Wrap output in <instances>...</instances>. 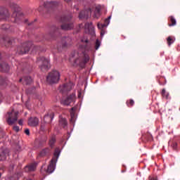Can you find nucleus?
Here are the masks:
<instances>
[{
  "label": "nucleus",
  "mask_w": 180,
  "mask_h": 180,
  "mask_svg": "<svg viewBox=\"0 0 180 180\" xmlns=\"http://www.w3.org/2000/svg\"><path fill=\"white\" fill-rule=\"evenodd\" d=\"M18 124H20V126H22V124H23V120H19Z\"/></svg>",
  "instance_id": "nucleus-45"
},
{
  "label": "nucleus",
  "mask_w": 180,
  "mask_h": 180,
  "mask_svg": "<svg viewBox=\"0 0 180 180\" xmlns=\"http://www.w3.org/2000/svg\"><path fill=\"white\" fill-rule=\"evenodd\" d=\"M71 19H72V15H63L60 18V22L63 23L60 25V29L62 30H72L74 29V22H71Z\"/></svg>",
  "instance_id": "nucleus-2"
},
{
  "label": "nucleus",
  "mask_w": 180,
  "mask_h": 180,
  "mask_svg": "<svg viewBox=\"0 0 180 180\" xmlns=\"http://www.w3.org/2000/svg\"><path fill=\"white\" fill-rule=\"evenodd\" d=\"M8 84V79H5L4 77L0 76V85L5 86Z\"/></svg>",
  "instance_id": "nucleus-31"
},
{
  "label": "nucleus",
  "mask_w": 180,
  "mask_h": 180,
  "mask_svg": "<svg viewBox=\"0 0 180 180\" xmlns=\"http://www.w3.org/2000/svg\"><path fill=\"white\" fill-rule=\"evenodd\" d=\"M126 103L129 108H131V106H134V101L133 99H129L127 101Z\"/></svg>",
  "instance_id": "nucleus-35"
},
{
  "label": "nucleus",
  "mask_w": 180,
  "mask_h": 180,
  "mask_svg": "<svg viewBox=\"0 0 180 180\" xmlns=\"http://www.w3.org/2000/svg\"><path fill=\"white\" fill-rule=\"evenodd\" d=\"M68 124V122H67V119L60 118L59 120V126H60V127L65 129V127H67Z\"/></svg>",
  "instance_id": "nucleus-24"
},
{
  "label": "nucleus",
  "mask_w": 180,
  "mask_h": 180,
  "mask_svg": "<svg viewBox=\"0 0 180 180\" xmlns=\"http://www.w3.org/2000/svg\"><path fill=\"white\" fill-rule=\"evenodd\" d=\"M28 126L36 127L39 126V118L37 117H31L28 119Z\"/></svg>",
  "instance_id": "nucleus-14"
},
{
  "label": "nucleus",
  "mask_w": 180,
  "mask_h": 180,
  "mask_svg": "<svg viewBox=\"0 0 180 180\" xmlns=\"http://www.w3.org/2000/svg\"><path fill=\"white\" fill-rule=\"evenodd\" d=\"M1 176H2V174L0 172V178H1Z\"/></svg>",
  "instance_id": "nucleus-53"
},
{
  "label": "nucleus",
  "mask_w": 180,
  "mask_h": 180,
  "mask_svg": "<svg viewBox=\"0 0 180 180\" xmlns=\"http://www.w3.org/2000/svg\"><path fill=\"white\" fill-rule=\"evenodd\" d=\"M89 61V56L85 53H83L82 56H79V58L75 60L74 63L76 65H79L81 68H84L85 67V64Z\"/></svg>",
  "instance_id": "nucleus-7"
},
{
  "label": "nucleus",
  "mask_w": 180,
  "mask_h": 180,
  "mask_svg": "<svg viewBox=\"0 0 180 180\" xmlns=\"http://www.w3.org/2000/svg\"><path fill=\"white\" fill-rule=\"evenodd\" d=\"M37 64H39V68L42 71H47L50 70V60L44 57H39L37 59Z\"/></svg>",
  "instance_id": "nucleus-6"
},
{
  "label": "nucleus",
  "mask_w": 180,
  "mask_h": 180,
  "mask_svg": "<svg viewBox=\"0 0 180 180\" xmlns=\"http://www.w3.org/2000/svg\"><path fill=\"white\" fill-rule=\"evenodd\" d=\"M57 162V159L52 158L51 160V163L49 165L46 172L47 174H53L54 172V170L56 169V164Z\"/></svg>",
  "instance_id": "nucleus-11"
},
{
  "label": "nucleus",
  "mask_w": 180,
  "mask_h": 180,
  "mask_svg": "<svg viewBox=\"0 0 180 180\" xmlns=\"http://www.w3.org/2000/svg\"><path fill=\"white\" fill-rule=\"evenodd\" d=\"M0 169H2V170H4V167H1V168H0Z\"/></svg>",
  "instance_id": "nucleus-54"
},
{
  "label": "nucleus",
  "mask_w": 180,
  "mask_h": 180,
  "mask_svg": "<svg viewBox=\"0 0 180 180\" xmlns=\"http://www.w3.org/2000/svg\"><path fill=\"white\" fill-rule=\"evenodd\" d=\"M25 133L27 134V136H30V130L29 129H26L25 130Z\"/></svg>",
  "instance_id": "nucleus-43"
},
{
  "label": "nucleus",
  "mask_w": 180,
  "mask_h": 180,
  "mask_svg": "<svg viewBox=\"0 0 180 180\" xmlns=\"http://www.w3.org/2000/svg\"><path fill=\"white\" fill-rule=\"evenodd\" d=\"M75 54H77V56H78V53H75L74 54H72V57H75Z\"/></svg>",
  "instance_id": "nucleus-49"
},
{
  "label": "nucleus",
  "mask_w": 180,
  "mask_h": 180,
  "mask_svg": "<svg viewBox=\"0 0 180 180\" xmlns=\"http://www.w3.org/2000/svg\"><path fill=\"white\" fill-rule=\"evenodd\" d=\"M32 47H33L34 50H36L37 49H39V47L34 46L33 45V42L27 41L22 44L20 46H18L17 53L18 54H21V55L26 54L27 53H29Z\"/></svg>",
  "instance_id": "nucleus-3"
},
{
  "label": "nucleus",
  "mask_w": 180,
  "mask_h": 180,
  "mask_svg": "<svg viewBox=\"0 0 180 180\" xmlns=\"http://www.w3.org/2000/svg\"><path fill=\"white\" fill-rule=\"evenodd\" d=\"M75 9L76 11H79V8H78V7H75Z\"/></svg>",
  "instance_id": "nucleus-50"
},
{
  "label": "nucleus",
  "mask_w": 180,
  "mask_h": 180,
  "mask_svg": "<svg viewBox=\"0 0 180 180\" xmlns=\"http://www.w3.org/2000/svg\"><path fill=\"white\" fill-rule=\"evenodd\" d=\"M51 150L49 148L42 149L39 153L40 157H46V155H50Z\"/></svg>",
  "instance_id": "nucleus-21"
},
{
  "label": "nucleus",
  "mask_w": 180,
  "mask_h": 180,
  "mask_svg": "<svg viewBox=\"0 0 180 180\" xmlns=\"http://www.w3.org/2000/svg\"><path fill=\"white\" fill-rule=\"evenodd\" d=\"M2 30H7V29H9V25L4 24L1 25Z\"/></svg>",
  "instance_id": "nucleus-39"
},
{
  "label": "nucleus",
  "mask_w": 180,
  "mask_h": 180,
  "mask_svg": "<svg viewBox=\"0 0 180 180\" xmlns=\"http://www.w3.org/2000/svg\"><path fill=\"white\" fill-rule=\"evenodd\" d=\"M15 168V165L13 164H11L10 166H9V171H13V169Z\"/></svg>",
  "instance_id": "nucleus-42"
},
{
  "label": "nucleus",
  "mask_w": 180,
  "mask_h": 180,
  "mask_svg": "<svg viewBox=\"0 0 180 180\" xmlns=\"http://www.w3.org/2000/svg\"><path fill=\"white\" fill-rule=\"evenodd\" d=\"M61 44L63 49H67L72 46V38L71 37H62Z\"/></svg>",
  "instance_id": "nucleus-9"
},
{
  "label": "nucleus",
  "mask_w": 180,
  "mask_h": 180,
  "mask_svg": "<svg viewBox=\"0 0 180 180\" xmlns=\"http://www.w3.org/2000/svg\"><path fill=\"white\" fill-rule=\"evenodd\" d=\"M4 100V96L2 95V93L0 91V103Z\"/></svg>",
  "instance_id": "nucleus-44"
},
{
  "label": "nucleus",
  "mask_w": 180,
  "mask_h": 180,
  "mask_svg": "<svg viewBox=\"0 0 180 180\" xmlns=\"http://www.w3.org/2000/svg\"><path fill=\"white\" fill-rule=\"evenodd\" d=\"M56 141H57V139H56V136H53L50 139H49V146L51 148H54V145L56 144Z\"/></svg>",
  "instance_id": "nucleus-27"
},
{
  "label": "nucleus",
  "mask_w": 180,
  "mask_h": 180,
  "mask_svg": "<svg viewBox=\"0 0 180 180\" xmlns=\"http://www.w3.org/2000/svg\"><path fill=\"white\" fill-rule=\"evenodd\" d=\"M81 41H82V43H85L86 44L85 45H84L82 46V48L84 50L88 51L91 49V43L89 42V40H88V39H82Z\"/></svg>",
  "instance_id": "nucleus-22"
},
{
  "label": "nucleus",
  "mask_w": 180,
  "mask_h": 180,
  "mask_svg": "<svg viewBox=\"0 0 180 180\" xmlns=\"http://www.w3.org/2000/svg\"><path fill=\"white\" fill-rule=\"evenodd\" d=\"M101 30V37H103V36H105V33H106V30H105V29L103 28H98Z\"/></svg>",
  "instance_id": "nucleus-38"
},
{
  "label": "nucleus",
  "mask_w": 180,
  "mask_h": 180,
  "mask_svg": "<svg viewBox=\"0 0 180 180\" xmlns=\"http://www.w3.org/2000/svg\"><path fill=\"white\" fill-rule=\"evenodd\" d=\"M9 154V150L6 148H0V161H5L6 156Z\"/></svg>",
  "instance_id": "nucleus-15"
},
{
  "label": "nucleus",
  "mask_w": 180,
  "mask_h": 180,
  "mask_svg": "<svg viewBox=\"0 0 180 180\" xmlns=\"http://www.w3.org/2000/svg\"><path fill=\"white\" fill-rule=\"evenodd\" d=\"M6 47H11L13 44H15V39L11 38L5 41Z\"/></svg>",
  "instance_id": "nucleus-26"
},
{
  "label": "nucleus",
  "mask_w": 180,
  "mask_h": 180,
  "mask_svg": "<svg viewBox=\"0 0 180 180\" xmlns=\"http://www.w3.org/2000/svg\"><path fill=\"white\" fill-rule=\"evenodd\" d=\"M9 180H19V174H15L9 177Z\"/></svg>",
  "instance_id": "nucleus-36"
},
{
  "label": "nucleus",
  "mask_w": 180,
  "mask_h": 180,
  "mask_svg": "<svg viewBox=\"0 0 180 180\" xmlns=\"http://www.w3.org/2000/svg\"><path fill=\"white\" fill-rule=\"evenodd\" d=\"M19 115V112L15 111V110H11V111H8L6 115V120L9 124V126H12V124H15L16 122H18V115Z\"/></svg>",
  "instance_id": "nucleus-5"
},
{
  "label": "nucleus",
  "mask_w": 180,
  "mask_h": 180,
  "mask_svg": "<svg viewBox=\"0 0 180 180\" xmlns=\"http://www.w3.org/2000/svg\"><path fill=\"white\" fill-rule=\"evenodd\" d=\"M172 147L173 150H176V148L178 147V143H176V142H174L172 144Z\"/></svg>",
  "instance_id": "nucleus-40"
},
{
  "label": "nucleus",
  "mask_w": 180,
  "mask_h": 180,
  "mask_svg": "<svg viewBox=\"0 0 180 180\" xmlns=\"http://www.w3.org/2000/svg\"><path fill=\"white\" fill-rule=\"evenodd\" d=\"M167 41L168 46H171V44H174V43L175 42V39L172 37L169 36L167 38Z\"/></svg>",
  "instance_id": "nucleus-32"
},
{
  "label": "nucleus",
  "mask_w": 180,
  "mask_h": 180,
  "mask_svg": "<svg viewBox=\"0 0 180 180\" xmlns=\"http://www.w3.org/2000/svg\"><path fill=\"white\" fill-rule=\"evenodd\" d=\"M161 95L163 98H165L166 99H168V98L169 97V93H167L165 89H163L162 90Z\"/></svg>",
  "instance_id": "nucleus-34"
},
{
  "label": "nucleus",
  "mask_w": 180,
  "mask_h": 180,
  "mask_svg": "<svg viewBox=\"0 0 180 180\" xmlns=\"http://www.w3.org/2000/svg\"><path fill=\"white\" fill-rule=\"evenodd\" d=\"M84 29L85 30H88L89 32L90 30H94V26H92V22H86L84 25Z\"/></svg>",
  "instance_id": "nucleus-28"
},
{
  "label": "nucleus",
  "mask_w": 180,
  "mask_h": 180,
  "mask_svg": "<svg viewBox=\"0 0 180 180\" xmlns=\"http://www.w3.org/2000/svg\"><path fill=\"white\" fill-rule=\"evenodd\" d=\"M10 8L13 10V13L12 14V19H13V22L15 23H19L23 18V14L20 12V7L15 3H11Z\"/></svg>",
  "instance_id": "nucleus-1"
},
{
  "label": "nucleus",
  "mask_w": 180,
  "mask_h": 180,
  "mask_svg": "<svg viewBox=\"0 0 180 180\" xmlns=\"http://www.w3.org/2000/svg\"><path fill=\"white\" fill-rule=\"evenodd\" d=\"M86 13H88L89 15H91V13H92V10L91 8H88L86 11H81L79 14V18L88 19V15H86Z\"/></svg>",
  "instance_id": "nucleus-16"
},
{
  "label": "nucleus",
  "mask_w": 180,
  "mask_h": 180,
  "mask_svg": "<svg viewBox=\"0 0 180 180\" xmlns=\"http://www.w3.org/2000/svg\"><path fill=\"white\" fill-rule=\"evenodd\" d=\"M57 6H58V2L56 1H46L44 3V7L47 11H53Z\"/></svg>",
  "instance_id": "nucleus-10"
},
{
  "label": "nucleus",
  "mask_w": 180,
  "mask_h": 180,
  "mask_svg": "<svg viewBox=\"0 0 180 180\" xmlns=\"http://www.w3.org/2000/svg\"><path fill=\"white\" fill-rule=\"evenodd\" d=\"M111 18H112V15H110V16H108V18H106L104 20L103 24L98 23L97 26H98V29H105V27H107L108 25H109V23H110Z\"/></svg>",
  "instance_id": "nucleus-17"
},
{
  "label": "nucleus",
  "mask_w": 180,
  "mask_h": 180,
  "mask_svg": "<svg viewBox=\"0 0 180 180\" xmlns=\"http://www.w3.org/2000/svg\"><path fill=\"white\" fill-rule=\"evenodd\" d=\"M9 18V11L4 7H0V20H4Z\"/></svg>",
  "instance_id": "nucleus-12"
},
{
  "label": "nucleus",
  "mask_w": 180,
  "mask_h": 180,
  "mask_svg": "<svg viewBox=\"0 0 180 180\" xmlns=\"http://www.w3.org/2000/svg\"><path fill=\"white\" fill-rule=\"evenodd\" d=\"M60 153H61L60 151V149L57 148L55 150V152L53 153L54 157L52 158H55L56 160V162H57V160H58V157H60Z\"/></svg>",
  "instance_id": "nucleus-33"
},
{
  "label": "nucleus",
  "mask_w": 180,
  "mask_h": 180,
  "mask_svg": "<svg viewBox=\"0 0 180 180\" xmlns=\"http://www.w3.org/2000/svg\"><path fill=\"white\" fill-rule=\"evenodd\" d=\"M75 110H77V108H72L70 111V122L72 124L75 123V120H77V117L75 116Z\"/></svg>",
  "instance_id": "nucleus-20"
},
{
  "label": "nucleus",
  "mask_w": 180,
  "mask_h": 180,
  "mask_svg": "<svg viewBox=\"0 0 180 180\" xmlns=\"http://www.w3.org/2000/svg\"><path fill=\"white\" fill-rule=\"evenodd\" d=\"M53 119H54V112H51L44 116V123H51V122H53Z\"/></svg>",
  "instance_id": "nucleus-18"
},
{
  "label": "nucleus",
  "mask_w": 180,
  "mask_h": 180,
  "mask_svg": "<svg viewBox=\"0 0 180 180\" xmlns=\"http://www.w3.org/2000/svg\"><path fill=\"white\" fill-rule=\"evenodd\" d=\"M25 169L26 172H33V171H36V165L32 164L28 166H26L25 167Z\"/></svg>",
  "instance_id": "nucleus-23"
},
{
  "label": "nucleus",
  "mask_w": 180,
  "mask_h": 180,
  "mask_svg": "<svg viewBox=\"0 0 180 180\" xmlns=\"http://www.w3.org/2000/svg\"><path fill=\"white\" fill-rule=\"evenodd\" d=\"M23 79L22 84H25V85H30L32 84V78L30 77H25Z\"/></svg>",
  "instance_id": "nucleus-29"
},
{
  "label": "nucleus",
  "mask_w": 180,
  "mask_h": 180,
  "mask_svg": "<svg viewBox=\"0 0 180 180\" xmlns=\"http://www.w3.org/2000/svg\"><path fill=\"white\" fill-rule=\"evenodd\" d=\"M65 2H70L71 0H64Z\"/></svg>",
  "instance_id": "nucleus-52"
},
{
  "label": "nucleus",
  "mask_w": 180,
  "mask_h": 180,
  "mask_svg": "<svg viewBox=\"0 0 180 180\" xmlns=\"http://www.w3.org/2000/svg\"><path fill=\"white\" fill-rule=\"evenodd\" d=\"M72 88H74V84L72 82H69L60 86L58 90L63 95H67Z\"/></svg>",
  "instance_id": "nucleus-8"
},
{
  "label": "nucleus",
  "mask_w": 180,
  "mask_h": 180,
  "mask_svg": "<svg viewBox=\"0 0 180 180\" xmlns=\"http://www.w3.org/2000/svg\"><path fill=\"white\" fill-rule=\"evenodd\" d=\"M96 13H98V15H99V13L101 12V9H99V8L96 7Z\"/></svg>",
  "instance_id": "nucleus-46"
},
{
  "label": "nucleus",
  "mask_w": 180,
  "mask_h": 180,
  "mask_svg": "<svg viewBox=\"0 0 180 180\" xmlns=\"http://www.w3.org/2000/svg\"><path fill=\"white\" fill-rule=\"evenodd\" d=\"M99 47H101V41H99V39H96V46H95L96 50H98V49H99Z\"/></svg>",
  "instance_id": "nucleus-37"
},
{
  "label": "nucleus",
  "mask_w": 180,
  "mask_h": 180,
  "mask_svg": "<svg viewBox=\"0 0 180 180\" xmlns=\"http://www.w3.org/2000/svg\"><path fill=\"white\" fill-rule=\"evenodd\" d=\"M149 180H157V178L153 177V176H149Z\"/></svg>",
  "instance_id": "nucleus-47"
},
{
  "label": "nucleus",
  "mask_w": 180,
  "mask_h": 180,
  "mask_svg": "<svg viewBox=\"0 0 180 180\" xmlns=\"http://www.w3.org/2000/svg\"><path fill=\"white\" fill-rule=\"evenodd\" d=\"M22 81H23V79L20 78V79H19V82H22Z\"/></svg>",
  "instance_id": "nucleus-51"
},
{
  "label": "nucleus",
  "mask_w": 180,
  "mask_h": 180,
  "mask_svg": "<svg viewBox=\"0 0 180 180\" xmlns=\"http://www.w3.org/2000/svg\"><path fill=\"white\" fill-rule=\"evenodd\" d=\"M82 93L81 91H78V98H81Z\"/></svg>",
  "instance_id": "nucleus-48"
},
{
  "label": "nucleus",
  "mask_w": 180,
  "mask_h": 180,
  "mask_svg": "<svg viewBox=\"0 0 180 180\" xmlns=\"http://www.w3.org/2000/svg\"><path fill=\"white\" fill-rule=\"evenodd\" d=\"M10 70L9 65L6 63H0V71L1 72H8Z\"/></svg>",
  "instance_id": "nucleus-19"
},
{
  "label": "nucleus",
  "mask_w": 180,
  "mask_h": 180,
  "mask_svg": "<svg viewBox=\"0 0 180 180\" xmlns=\"http://www.w3.org/2000/svg\"><path fill=\"white\" fill-rule=\"evenodd\" d=\"M169 19H170L171 23L168 24V26L169 27L175 26V25H176V20H175V18H174V16L172 15L169 17Z\"/></svg>",
  "instance_id": "nucleus-30"
},
{
  "label": "nucleus",
  "mask_w": 180,
  "mask_h": 180,
  "mask_svg": "<svg viewBox=\"0 0 180 180\" xmlns=\"http://www.w3.org/2000/svg\"><path fill=\"white\" fill-rule=\"evenodd\" d=\"M50 30H51L49 33V36L50 37H54V34L56 33V32H57V30H58V28L54 25H53L51 28Z\"/></svg>",
  "instance_id": "nucleus-25"
},
{
  "label": "nucleus",
  "mask_w": 180,
  "mask_h": 180,
  "mask_svg": "<svg viewBox=\"0 0 180 180\" xmlns=\"http://www.w3.org/2000/svg\"><path fill=\"white\" fill-rule=\"evenodd\" d=\"M13 129L14 130V131H16V133L19 132V130H20L18 126H14V127H13Z\"/></svg>",
  "instance_id": "nucleus-41"
},
{
  "label": "nucleus",
  "mask_w": 180,
  "mask_h": 180,
  "mask_svg": "<svg viewBox=\"0 0 180 180\" xmlns=\"http://www.w3.org/2000/svg\"><path fill=\"white\" fill-rule=\"evenodd\" d=\"M74 99H75V94H72L70 96H68L66 99L63 100L62 101V104L64 106H70V104L72 102H74Z\"/></svg>",
  "instance_id": "nucleus-13"
},
{
  "label": "nucleus",
  "mask_w": 180,
  "mask_h": 180,
  "mask_svg": "<svg viewBox=\"0 0 180 180\" xmlns=\"http://www.w3.org/2000/svg\"><path fill=\"white\" fill-rule=\"evenodd\" d=\"M60 81V72L57 70H52L49 72L46 77V82L53 85V84H57Z\"/></svg>",
  "instance_id": "nucleus-4"
}]
</instances>
